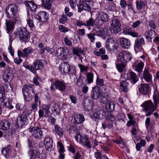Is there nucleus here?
Returning a JSON list of instances; mask_svg holds the SVG:
<instances>
[{
    "label": "nucleus",
    "mask_w": 159,
    "mask_h": 159,
    "mask_svg": "<svg viewBox=\"0 0 159 159\" xmlns=\"http://www.w3.org/2000/svg\"><path fill=\"white\" fill-rule=\"evenodd\" d=\"M5 11L6 16L8 18L14 19L16 18L18 19V17L16 16L18 11V7L16 4L13 3L9 5L6 7Z\"/></svg>",
    "instance_id": "f257e3e1"
},
{
    "label": "nucleus",
    "mask_w": 159,
    "mask_h": 159,
    "mask_svg": "<svg viewBox=\"0 0 159 159\" xmlns=\"http://www.w3.org/2000/svg\"><path fill=\"white\" fill-rule=\"evenodd\" d=\"M59 69L62 73L63 74L69 73L70 75H75L76 70L75 66L73 65L71 66L68 63L64 62L60 64Z\"/></svg>",
    "instance_id": "f03ea898"
},
{
    "label": "nucleus",
    "mask_w": 159,
    "mask_h": 159,
    "mask_svg": "<svg viewBox=\"0 0 159 159\" xmlns=\"http://www.w3.org/2000/svg\"><path fill=\"white\" fill-rule=\"evenodd\" d=\"M14 34L15 37L19 38L22 42L27 40L30 34L29 32L27 31L26 28L23 27L18 28Z\"/></svg>",
    "instance_id": "7ed1b4c3"
},
{
    "label": "nucleus",
    "mask_w": 159,
    "mask_h": 159,
    "mask_svg": "<svg viewBox=\"0 0 159 159\" xmlns=\"http://www.w3.org/2000/svg\"><path fill=\"white\" fill-rule=\"evenodd\" d=\"M131 58V54L127 51H120L117 55L118 61L124 63H125L129 61Z\"/></svg>",
    "instance_id": "20e7f679"
},
{
    "label": "nucleus",
    "mask_w": 159,
    "mask_h": 159,
    "mask_svg": "<svg viewBox=\"0 0 159 159\" xmlns=\"http://www.w3.org/2000/svg\"><path fill=\"white\" fill-rule=\"evenodd\" d=\"M29 131L31 133L32 136L36 139L42 138L43 134L42 129L39 126L32 127L29 128Z\"/></svg>",
    "instance_id": "39448f33"
},
{
    "label": "nucleus",
    "mask_w": 159,
    "mask_h": 159,
    "mask_svg": "<svg viewBox=\"0 0 159 159\" xmlns=\"http://www.w3.org/2000/svg\"><path fill=\"white\" fill-rule=\"evenodd\" d=\"M111 34L112 33L116 34L121 30V24L120 20L117 18L113 19L111 22Z\"/></svg>",
    "instance_id": "423d86ee"
},
{
    "label": "nucleus",
    "mask_w": 159,
    "mask_h": 159,
    "mask_svg": "<svg viewBox=\"0 0 159 159\" xmlns=\"http://www.w3.org/2000/svg\"><path fill=\"white\" fill-rule=\"evenodd\" d=\"M43 66V62L39 60L35 61L32 65L28 66L27 68L34 73L36 72V70H40Z\"/></svg>",
    "instance_id": "0eeeda50"
},
{
    "label": "nucleus",
    "mask_w": 159,
    "mask_h": 159,
    "mask_svg": "<svg viewBox=\"0 0 159 159\" xmlns=\"http://www.w3.org/2000/svg\"><path fill=\"white\" fill-rule=\"evenodd\" d=\"M50 105L43 104L42 106V109H39V118L43 117L47 118L49 115L50 111L49 110L50 108Z\"/></svg>",
    "instance_id": "6e6552de"
},
{
    "label": "nucleus",
    "mask_w": 159,
    "mask_h": 159,
    "mask_svg": "<svg viewBox=\"0 0 159 159\" xmlns=\"http://www.w3.org/2000/svg\"><path fill=\"white\" fill-rule=\"evenodd\" d=\"M68 52L69 51L67 48L60 47L57 49L56 54L57 56L61 58L63 61H66L68 58Z\"/></svg>",
    "instance_id": "1a4fd4ad"
},
{
    "label": "nucleus",
    "mask_w": 159,
    "mask_h": 159,
    "mask_svg": "<svg viewBox=\"0 0 159 159\" xmlns=\"http://www.w3.org/2000/svg\"><path fill=\"white\" fill-rule=\"evenodd\" d=\"M111 32V30L109 27L105 28L98 30L95 29L93 30V32L94 33L95 35L98 36H103L105 34L106 35H110Z\"/></svg>",
    "instance_id": "9d476101"
},
{
    "label": "nucleus",
    "mask_w": 159,
    "mask_h": 159,
    "mask_svg": "<svg viewBox=\"0 0 159 159\" xmlns=\"http://www.w3.org/2000/svg\"><path fill=\"white\" fill-rule=\"evenodd\" d=\"M73 120L74 124H80L83 123L85 119L83 114L75 113H74Z\"/></svg>",
    "instance_id": "9b49d317"
},
{
    "label": "nucleus",
    "mask_w": 159,
    "mask_h": 159,
    "mask_svg": "<svg viewBox=\"0 0 159 159\" xmlns=\"http://www.w3.org/2000/svg\"><path fill=\"white\" fill-rule=\"evenodd\" d=\"M125 75L127 79L130 80L133 84L136 83L139 80L138 75L133 71L127 73L125 74Z\"/></svg>",
    "instance_id": "f8f14e48"
},
{
    "label": "nucleus",
    "mask_w": 159,
    "mask_h": 159,
    "mask_svg": "<svg viewBox=\"0 0 159 159\" xmlns=\"http://www.w3.org/2000/svg\"><path fill=\"white\" fill-rule=\"evenodd\" d=\"M143 107L145 111L148 110H152V111H154L156 110V106H154L152 101L149 100L146 101L141 105Z\"/></svg>",
    "instance_id": "ddd939ff"
},
{
    "label": "nucleus",
    "mask_w": 159,
    "mask_h": 159,
    "mask_svg": "<svg viewBox=\"0 0 159 159\" xmlns=\"http://www.w3.org/2000/svg\"><path fill=\"white\" fill-rule=\"evenodd\" d=\"M36 19L42 22L47 21L49 18V15L46 12L43 11H40L38 15H35L34 16Z\"/></svg>",
    "instance_id": "4468645a"
},
{
    "label": "nucleus",
    "mask_w": 159,
    "mask_h": 159,
    "mask_svg": "<svg viewBox=\"0 0 159 159\" xmlns=\"http://www.w3.org/2000/svg\"><path fill=\"white\" fill-rule=\"evenodd\" d=\"M17 20H18V19H17L16 18H15L14 19L11 18L9 20H6V24L8 33L14 29V25Z\"/></svg>",
    "instance_id": "2eb2a0df"
},
{
    "label": "nucleus",
    "mask_w": 159,
    "mask_h": 159,
    "mask_svg": "<svg viewBox=\"0 0 159 159\" xmlns=\"http://www.w3.org/2000/svg\"><path fill=\"white\" fill-rule=\"evenodd\" d=\"M149 86L150 85L149 84H141L138 89L139 92L144 95L148 94L150 92Z\"/></svg>",
    "instance_id": "dca6fc26"
},
{
    "label": "nucleus",
    "mask_w": 159,
    "mask_h": 159,
    "mask_svg": "<svg viewBox=\"0 0 159 159\" xmlns=\"http://www.w3.org/2000/svg\"><path fill=\"white\" fill-rule=\"evenodd\" d=\"M106 113L102 111L93 110L90 113L91 117L94 119L103 118Z\"/></svg>",
    "instance_id": "f3484780"
},
{
    "label": "nucleus",
    "mask_w": 159,
    "mask_h": 159,
    "mask_svg": "<svg viewBox=\"0 0 159 159\" xmlns=\"http://www.w3.org/2000/svg\"><path fill=\"white\" fill-rule=\"evenodd\" d=\"M143 78L147 82H150L152 81V75L151 74L149 69L145 68L143 72Z\"/></svg>",
    "instance_id": "a211bd4d"
},
{
    "label": "nucleus",
    "mask_w": 159,
    "mask_h": 159,
    "mask_svg": "<svg viewBox=\"0 0 159 159\" xmlns=\"http://www.w3.org/2000/svg\"><path fill=\"white\" fill-rule=\"evenodd\" d=\"M55 86L57 89L61 92H65L66 90V85L63 81L56 80L55 82Z\"/></svg>",
    "instance_id": "6ab92c4d"
},
{
    "label": "nucleus",
    "mask_w": 159,
    "mask_h": 159,
    "mask_svg": "<svg viewBox=\"0 0 159 159\" xmlns=\"http://www.w3.org/2000/svg\"><path fill=\"white\" fill-rule=\"evenodd\" d=\"M52 144L53 140L51 138L47 137L45 138L44 144L47 150L50 151L52 150Z\"/></svg>",
    "instance_id": "aec40b11"
},
{
    "label": "nucleus",
    "mask_w": 159,
    "mask_h": 159,
    "mask_svg": "<svg viewBox=\"0 0 159 159\" xmlns=\"http://www.w3.org/2000/svg\"><path fill=\"white\" fill-rule=\"evenodd\" d=\"M144 44V40L143 37L136 39L134 45L135 50L142 49V45Z\"/></svg>",
    "instance_id": "412c9836"
},
{
    "label": "nucleus",
    "mask_w": 159,
    "mask_h": 159,
    "mask_svg": "<svg viewBox=\"0 0 159 159\" xmlns=\"http://www.w3.org/2000/svg\"><path fill=\"white\" fill-rule=\"evenodd\" d=\"M83 105L85 111H89L92 109L93 103L90 100L87 98L84 100Z\"/></svg>",
    "instance_id": "4be33fe9"
},
{
    "label": "nucleus",
    "mask_w": 159,
    "mask_h": 159,
    "mask_svg": "<svg viewBox=\"0 0 159 159\" xmlns=\"http://www.w3.org/2000/svg\"><path fill=\"white\" fill-rule=\"evenodd\" d=\"M100 88L96 86L93 89L91 93V96L92 98L94 99H97L100 96Z\"/></svg>",
    "instance_id": "5701e85b"
},
{
    "label": "nucleus",
    "mask_w": 159,
    "mask_h": 159,
    "mask_svg": "<svg viewBox=\"0 0 159 159\" xmlns=\"http://www.w3.org/2000/svg\"><path fill=\"white\" fill-rule=\"evenodd\" d=\"M77 7L79 12H81L83 10L88 11H91V8L87 2L82 4H78Z\"/></svg>",
    "instance_id": "b1692460"
},
{
    "label": "nucleus",
    "mask_w": 159,
    "mask_h": 159,
    "mask_svg": "<svg viewBox=\"0 0 159 159\" xmlns=\"http://www.w3.org/2000/svg\"><path fill=\"white\" fill-rule=\"evenodd\" d=\"M120 42L121 46L125 49L129 48L131 45L130 41L128 39L125 38H121Z\"/></svg>",
    "instance_id": "393cba45"
},
{
    "label": "nucleus",
    "mask_w": 159,
    "mask_h": 159,
    "mask_svg": "<svg viewBox=\"0 0 159 159\" xmlns=\"http://www.w3.org/2000/svg\"><path fill=\"white\" fill-rule=\"evenodd\" d=\"M28 155L30 159H38L39 158V153L36 150L30 149L28 152Z\"/></svg>",
    "instance_id": "a878e982"
},
{
    "label": "nucleus",
    "mask_w": 159,
    "mask_h": 159,
    "mask_svg": "<svg viewBox=\"0 0 159 159\" xmlns=\"http://www.w3.org/2000/svg\"><path fill=\"white\" fill-rule=\"evenodd\" d=\"M10 126V124L6 120H1L0 122V129L3 131L8 129Z\"/></svg>",
    "instance_id": "bb28decb"
},
{
    "label": "nucleus",
    "mask_w": 159,
    "mask_h": 159,
    "mask_svg": "<svg viewBox=\"0 0 159 159\" xmlns=\"http://www.w3.org/2000/svg\"><path fill=\"white\" fill-rule=\"evenodd\" d=\"M2 99V102L6 107L10 109H12L13 108V106L11 104L12 100L11 99L4 97Z\"/></svg>",
    "instance_id": "cd10ccee"
},
{
    "label": "nucleus",
    "mask_w": 159,
    "mask_h": 159,
    "mask_svg": "<svg viewBox=\"0 0 159 159\" xmlns=\"http://www.w3.org/2000/svg\"><path fill=\"white\" fill-rule=\"evenodd\" d=\"M145 124L146 125V128L148 130H152L154 128V122L152 121L150 123V118L147 117L146 119Z\"/></svg>",
    "instance_id": "c85d7f7f"
},
{
    "label": "nucleus",
    "mask_w": 159,
    "mask_h": 159,
    "mask_svg": "<svg viewBox=\"0 0 159 159\" xmlns=\"http://www.w3.org/2000/svg\"><path fill=\"white\" fill-rule=\"evenodd\" d=\"M115 104L113 101H107L106 104V108L108 112H111L114 110Z\"/></svg>",
    "instance_id": "c756f323"
},
{
    "label": "nucleus",
    "mask_w": 159,
    "mask_h": 159,
    "mask_svg": "<svg viewBox=\"0 0 159 159\" xmlns=\"http://www.w3.org/2000/svg\"><path fill=\"white\" fill-rule=\"evenodd\" d=\"M155 32L153 30H150L146 31L144 34L146 39H149L151 41V39L154 38L155 36Z\"/></svg>",
    "instance_id": "7c9ffc66"
},
{
    "label": "nucleus",
    "mask_w": 159,
    "mask_h": 159,
    "mask_svg": "<svg viewBox=\"0 0 159 159\" xmlns=\"http://www.w3.org/2000/svg\"><path fill=\"white\" fill-rule=\"evenodd\" d=\"M11 147L9 145H8L2 150V153L3 155L6 157H8L11 152Z\"/></svg>",
    "instance_id": "2f4dec72"
},
{
    "label": "nucleus",
    "mask_w": 159,
    "mask_h": 159,
    "mask_svg": "<svg viewBox=\"0 0 159 159\" xmlns=\"http://www.w3.org/2000/svg\"><path fill=\"white\" fill-rule=\"evenodd\" d=\"M20 122L22 125H27L28 123V120L27 117L22 113L20 114L19 116Z\"/></svg>",
    "instance_id": "473e14b6"
},
{
    "label": "nucleus",
    "mask_w": 159,
    "mask_h": 159,
    "mask_svg": "<svg viewBox=\"0 0 159 159\" xmlns=\"http://www.w3.org/2000/svg\"><path fill=\"white\" fill-rule=\"evenodd\" d=\"M144 66V63L142 61H140L134 67V70L139 73H141L143 71Z\"/></svg>",
    "instance_id": "72a5a7b5"
},
{
    "label": "nucleus",
    "mask_w": 159,
    "mask_h": 159,
    "mask_svg": "<svg viewBox=\"0 0 159 159\" xmlns=\"http://www.w3.org/2000/svg\"><path fill=\"white\" fill-rule=\"evenodd\" d=\"M129 83L125 81H123L120 84V88L122 91L124 92L128 91Z\"/></svg>",
    "instance_id": "f704fd0d"
},
{
    "label": "nucleus",
    "mask_w": 159,
    "mask_h": 159,
    "mask_svg": "<svg viewBox=\"0 0 159 159\" xmlns=\"http://www.w3.org/2000/svg\"><path fill=\"white\" fill-rule=\"evenodd\" d=\"M26 6L30 8L31 11H35L37 7V5L34 2L28 1L26 3Z\"/></svg>",
    "instance_id": "c9c22d12"
},
{
    "label": "nucleus",
    "mask_w": 159,
    "mask_h": 159,
    "mask_svg": "<svg viewBox=\"0 0 159 159\" xmlns=\"http://www.w3.org/2000/svg\"><path fill=\"white\" fill-rule=\"evenodd\" d=\"M42 6L46 9L49 10L51 8L52 4L51 0H42Z\"/></svg>",
    "instance_id": "e433bc0d"
},
{
    "label": "nucleus",
    "mask_w": 159,
    "mask_h": 159,
    "mask_svg": "<svg viewBox=\"0 0 159 159\" xmlns=\"http://www.w3.org/2000/svg\"><path fill=\"white\" fill-rule=\"evenodd\" d=\"M34 51V50L31 48L28 47L24 48L23 50L24 57H28L29 54L33 52Z\"/></svg>",
    "instance_id": "4c0bfd02"
},
{
    "label": "nucleus",
    "mask_w": 159,
    "mask_h": 159,
    "mask_svg": "<svg viewBox=\"0 0 159 159\" xmlns=\"http://www.w3.org/2000/svg\"><path fill=\"white\" fill-rule=\"evenodd\" d=\"M98 17L104 22L108 21L109 19L107 15L103 12H100L98 14Z\"/></svg>",
    "instance_id": "58836bf2"
},
{
    "label": "nucleus",
    "mask_w": 159,
    "mask_h": 159,
    "mask_svg": "<svg viewBox=\"0 0 159 159\" xmlns=\"http://www.w3.org/2000/svg\"><path fill=\"white\" fill-rule=\"evenodd\" d=\"M52 113L54 115H57L60 112V110L59 106L56 104H54L52 106Z\"/></svg>",
    "instance_id": "ea45409f"
},
{
    "label": "nucleus",
    "mask_w": 159,
    "mask_h": 159,
    "mask_svg": "<svg viewBox=\"0 0 159 159\" xmlns=\"http://www.w3.org/2000/svg\"><path fill=\"white\" fill-rule=\"evenodd\" d=\"M72 51L73 53L79 57L80 59L81 58L80 53H83L84 52L81 48L77 47L74 48L72 49Z\"/></svg>",
    "instance_id": "a19ab883"
},
{
    "label": "nucleus",
    "mask_w": 159,
    "mask_h": 159,
    "mask_svg": "<svg viewBox=\"0 0 159 159\" xmlns=\"http://www.w3.org/2000/svg\"><path fill=\"white\" fill-rule=\"evenodd\" d=\"M94 155L96 159H109L108 158L105 156L103 155L102 156L101 152L100 151L97 150L95 152Z\"/></svg>",
    "instance_id": "79ce46f5"
},
{
    "label": "nucleus",
    "mask_w": 159,
    "mask_h": 159,
    "mask_svg": "<svg viewBox=\"0 0 159 159\" xmlns=\"http://www.w3.org/2000/svg\"><path fill=\"white\" fill-rule=\"evenodd\" d=\"M126 65L125 63H118L116 65V67L120 72H122L125 70Z\"/></svg>",
    "instance_id": "37998d69"
},
{
    "label": "nucleus",
    "mask_w": 159,
    "mask_h": 159,
    "mask_svg": "<svg viewBox=\"0 0 159 159\" xmlns=\"http://www.w3.org/2000/svg\"><path fill=\"white\" fill-rule=\"evenodd\" d=\"M11 75V73L9 71L5 72L2 75V78L5 82H7L10 77Z\"/></svg>",
    "instance_id": "c03bdc74"
},
{
    "label": "nucleus",
    "mask_w": 159,
    "mask_h": 159,
    "mask_svg": "<svg viewBox=\"0 0 159 159\" xmlns=\"http://www.w3.org/2000/svg\"><path fill=\"white\" fill-rule=\"evenodd\" d=\"M55 132L57 134L60 136L63 135V132L62 128L57 125H55L54 126Z\"/></svg>",
    "instance_id": "a18cd8bd"
},
{
    "label": "nucleus",
    "mask_w": 159,
    "mask_h": 159,
    "mask_svg": "<svg viewBox=\"0 0 159 159\" xmlns=\"http://www.w3.org/2000/svg\"><path fill=\"white\" fill-rule=\"evenodd\" d=\"M105 47L107 49L110 51L115 50H116L117 48V46H115L107 42L105 45Z\"/></svg>",
    "instance_id": "49530a36"
},
{
    "label": "nucleus",
    "mask_w": 159,
    "mask_h": 159,
    "mask_svg": "<svg viewBox=\"0 0 159 159\" xmlns=\"http://www.w3.org/2000/svg\"><path fill=\"white\" fill-rule=\"evenodd\" d=\"M24 100L27 102L30 101L33 98V96L29 92L23 94Z\"/></svg>",
    "instance_id": "de8ad7c7"
},
{
    "label": "nucleus",
    "mask_w": 159,
    "mask_h": 159,
    "mask_svg": "<svg viewBox=\"0 0 159 159\" xmlns=\"http://www.w3.org/2000/svg\"><path fill=\"white\" fill-rule=\"evenodd\" d=\"M136 7L137 9L141 10L145 7V4L144 2L141 0L137 1L136 2Z\"/></svg>",
    "instance_id": "09e8293b"
},
{
    "label": "nucleus",
    "mask_w": 159,
    "mask_h": 159,
    "mask_svg": "<svg viewBox=\"0 0 159 159\" xmlns=\"http://www.w3.org/2000/svg\"><path fill=\"white\" fill-rule=\"evenodd\" d=\"M159 98V94L158 92L157 91H154V94L153 95V99L155 105L156 106H157L158 103Z\"/></svg>",
    "instance_id": "8fccbe9b"
},
{
    "label": "nucleus",
    "mask_w": 159,
    "mask_h": 159,
    "mask_svg": "<svg viewBox=\"0 0 159 159\" xmlns=\"http://www.w3.org/2000/svg\"><path fill=\"white\" fill-rule=\"evenodd\" d=\"M68 18L66 15L63 14L60 18L59 22L61 24H64L67 21Z\"/></svg>",
    "instance_id": "3c124183"
},
{
    "label": "nucleus",
    "mask_w": 159,
    "mask_h": 159,
    "mask_svg": "<svg viewBox=\"0 0 159 159\" xmlns=\"http://www.w3.org/2000/svg\"><path fill=\"white\" fill-rule=\"evenodd\" d=\"M87 80L88 84H90L93 82V74L91 72L88 73L87 75Z\"/></svg>",
    "instance_id": "603ef678"
},
{
    "label": "nucleus",
    "mask_w": 159,
    "mask_h": 159,
    "mask_svg": "<svg viewBox=\"0 0 159 159\" xmlns=\"http://www.w3.org/2000/svg\"><path fill=\"white\" fill-rule=\"evenodd\" d=\"M95 25V20L92 18H90L86 21V26H93Z\"/></svg>",
    "instance_id": "864d4df0"
},
{
    "label": "nucleus",
    "mask_w": 159,
    "mask_h": 159,
    "mask_svg": "<svg viewBox=\"0 0 159 159\" xmlns=\"http://www.w3.org/2000/svg\"><path fill=\"white\" fill-rule=\"evenodd\" d=\"M78 131L77 127L75 125L70 126L69 129V132L70 134L77 133Z\"/></svg>",
    "instance_id": "5fc2aeb1"
},
{
    "label": "nucleus",
    "mask_w": 159,
    "mask_h": 159,
    "mask_svg": "<svg viewBox=\"0 0 159 159\" xmlns=\"http://www.w3.org/2000/svg\"><path fill=\"white\" fill-rule=\"evenodd\" d=\"M117 39L114 38H108L107 39V42L110 43L112 44L113 45H114L115 46H117Z\"/></svg>",
    "instance_id": "6e6d98bb"
},
{
    "label": "nucleus",
    "mask_w": 159,
    "mask_h": 159,
    "mask_svg": "<svg viewBox=\"0 0 159 159\" xmlns=\"http://www.w3.org/2000/svg\"><path fill=\"white\" fill-rule=\"evenodd\" d=\"M87 35L88 38L90 39V42L92 43L94 42L95 39V34H94V33L93 32V33L87 34Z\"/></svg>",
    "instance_id": "4d7b16f0"
},
{
    "label": "nucleus",
    "mask_w": 159,
    "mask_h": 159,
    "mask_svg": "<svg viewBox=\"0 0 159 159\" xmlns=\"http://www.w3.org/2000/svg\"><path fill=\"white\" fill-rule=\"evenodd\" d=\"M5 95L4 88L2 86L0 85V99L3 98Z\"/></svg>",
    "instance_id": "13d9d810"
},
{
    "label": "nucleus",
    "mask_w": 159,
    "mask_h": 159,
    "mask_svg": "<svg viewBox=\"0 0 159 159\" xmlns=\"http://www.w3.org/2000/svg\"><path fill=\"white\" fill-rule=\"evenodd\" d=\"M95 21V24L98 26H101L102 25L104 22L102 20H101L98 17L96 18Z\"/></svg>",
    "instance_id": "bf43d9fd"
},
{
    "label": "nucleus",
    "mask_w": 159,
    "mask_h": 159,
    "mask_svg": "<svg viewBox=\"0 0 159 159\" xmlns=\"http://www.w3.org/2000/svg\"><path fill=\"white\" fill-rule=\"evenodd\" d=\"M32 113V110H30L28 108H26L23 110L22 113L23 114L26 116L27 117Z\"/></svg>",
    "instance_id": "052dcab7"
},
{
    "label": "nucleus",
    "mask_w": 159,
    "mask_h": 159,
    "mask_svg": "<svg viewBox=\"0 0 159 159\" xmlns=\"http://www.w3.org/2000/svg\"><path fill=\"white\" fill-rule=\"evenodd\" d=\"M131 32V29L129 27L127 26L123 29V33L125 34L129 35Z\"/></svg>",
    "instance_id": "680f3d73"
},
{
    "label": "nucleus",
    "mask_w": 159,
    "mask_h": 159,
    "mask_svg": "<svg viewBox=\"0 0 159 159\" xmlns=\"http://www.w3.org/2000/svg\"><path fill=\"white\" fill-rule=\"evenodd\" d=\"M64 42L66 45L68 46H71L72 45V43L71 40L68 39L67 36H66L64 39Z\"/></svg>",
    "instance_id": "e2e57ef3"
},
{
    "label": "nucleus",
    "mask_w": 159,
    "mask_h": 159,
    "mask_svg": "<svg viewBox=\"0 0 159 159\" xmlns=\"http://www.w3.org/2000/svg\"><path fill=\"white\" fill-rule=\"evenodd\" d=\"M59 29L61 31L66 33L69 31V29L62 25H60L59 26Z\"/></svg>",
    "instance_id": "0e129e2a"
},
{
    "label": "nucleus",
    "mask_w": 159,
    "mask_h": 159,
    "mask_svg": "<svg viewBox=\"0 0 159 159\" xmlns=\"http://www.w3.org/2000/svg\"><path fill=\"white\" fill-rule=\"evenodd\" d=\"M30 90V89H29V87H28L27 85L25 84L24 85L22 89V92L23 94L28 92V91Z\"/></svg>",
    "instance_id": "69168bd1"
},
{
    "label": "nucleus",
    "mask_w": 159,
    "mask_h": 159,
    "mask_svg": "<svg viewBox=\"0 0 159 159\" xmlns=\"http://www.w3.org/2000/svg\"><path fill=\"white\" fill-rule=\"evenodd\" d=\"M149 25L152 29L155 30L156 27V24L154 21L150 20L149 22Z\"/></svg>",
    "instance_id": "338daca9"
},
{
    "label": "nucleus",
    "mask_w": 159,
    "mask_h": 159,
    "mask_svg": "<svg viewBox=\"0 0 159 159\" xmlns=\"http://www.w3.org/2000/svg\"><path fill=\"white\" fill-rule=\"evenodd\" d=\"M78 66L80 69L81 72L86 71L88 70V67H87L85 66L82 64H79Z\"/></svg>",
    "instance_id": "774afa93"
}]
</instances>
